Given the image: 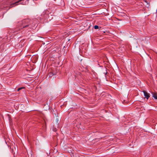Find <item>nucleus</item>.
Returning a JSON list of instances; mask_svg holds the SVG:
<instances>
[{"label":"nucleus","mask_w":157,"mask_h":157,"mask_svg":"<svg viewBox=\"0 0 157 157\" xmlns=\"http://www.w3.org/2000/svg\"><path fill=\"white\" fill-rule=\"evenodd\" d=\"M51 72L52 73L53 75H56V71H54V70H52V71H51Z\"/></svg>","instance_id":"39448f33"},{"label":"nucleus","mask_w":157,"mask_h":157,"mask_svg":"<svg viewBox=\"0 0 157 157\" xmlns=\"http://www.w3.org/2000/svg\"><path fill=\"white\" fill-rule=\"evenodd\" d=\"M106 72L105 73L104 72V73H105V77H106V75H107V72L106 70Z\"/></svg>","instance_id":"6e6552de"},{"label":"nucleus","mask_w":157,"mask_h":157,"mask_svg":"<svg viewBox=\"0 0 157 157\" xmlns=\"http://www.w3.org/2000/svg\"><path fill=\"white\" fill-rule=\"evenodd\" d=\"M25 87H20V88H18L17 89V91H19L20 90H21L22 89H25Z\"/></svg>","instance_id":"20e7f679"},{"label":"nucleus","mask_w":157,"mask_h":157,"mask_svg":"<svg viewBox=\"0 0 157 157\" xmlns=\"http://www.w3.org/2000/svg\"><path fill=\"white\" fill-rule=\"evenodd\" d=\"M36 26V25L32 23V21L29 19H24L19 22L18 25V28L19 30L28 27L33 29Z\"/></svg>","instance_id":"f257e3e1"},{"label":"nucleus","mask_w":157,"mask_h":157,"mask_svg":"<svg viewBox=\"0 0 157 157\" xmlns=\"http://www.w3.org/2000/svg\"><path fill=\"white\" fill-rule=\"evenodd\" d=\"M143 92L144 93V96L145 97V98H146L147 99H148L150 97V94L147 93L145 91H143Z\"/></svg>","instance_id":"f03ea898"},{"label":"nucleus","mask_w":157,"mask_h":157,"mask_svg":"<svg viewBox=\"0 0 157 157\" xmlns=\"http://www.w3.org/2000/svg\"><path fill=\"white\" fill-rule=\"evenodd\" d=\"M94 28L95 29H98L99 28V26L98 25H96L94 26Z\"/></svg>","instance_id":"0eeeda50"},{"label":"nucleus","mask_w":157,"mask_h":157,"mask_svg":"<svg viewBox=\"0 0 157 157\" xmlns=\"http://www.w3.org/2000/svg\"><path fill=\"white\" fill-rule=\"evenodd\" d=\"M152 97L156 99H157V94L155 93H152Z\"/></svg>","instance_id":"7ed1b4c3"},{"label":"nucleus","mask_w":157,"mask_h":157,"mask_svg":"<svg viewBox=\"0 0 157 157\" xmlns=\"http://www.w3.org/2000/svg\"><path fill=\"white\" fill-rule=\"evenodd\" d=\"M145 2H146V3L147 2V1H146V0L145 1Z\"/></svg>","instance_id":"1a4fd4ad"},{"label":"nucleus","mask_w":157,"mask_h":157,"mask_svg":"<svg viewBox=\"0 0 157 157\" xmlns=\"http://www.w3.org/2000/svg\"><path fill=\"white\" fill-rule=\"evenodd\" d=\"M48 75L49 76V77H52V76H53V74L52 73V72L51 71H50L48 74Z\"/></svg>","instance_id":"423d86ee"}]
</instances>
